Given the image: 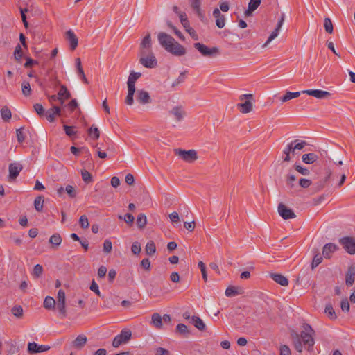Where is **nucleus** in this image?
I'll use <instances>...</instances> for the list:
<instances>
[{
    "label": "nucleus",
    "instance_id": "39448f33",
    "mask_svg": "<svg viewBox=\"0 0 355 355\" xmlns=\"http://www.w3.org/2000/svg\"><path fill=\"white\" fill-rule=\"evenodd\" d=\"M193 46L205 57L214 58L220 54V49L216 46L209 48L205 44L199 42L195 43Z\"/></svg>",
    "mask_w": 355,
    "mask_h": 355
},
{
    "label": "nucleus",
    "instance_id": "393cba45",
    "mask_svg": "<svg viewBox=\"0 0 355 355\" xmlns=\"http://www.w3.org/2000/svg\"><path fill=\"white\" fill-rule=\"evenodd\" d=\"M87 337L84 335H79L77 338L73 341L72 345L76 349L83 348L87 343Z\"/></svg>",
    "mask_w": 355,
    "mask_h": 355
},
{
    "label": "nucleus",
    "instance_id": "ddd939ff",
    "mask_svg": "<svg viewBox=\"0 0 355 355\" xmlns=\"http://www.w3.org/2000/svg\"><path fill=\"white\" fill-rule=\"evenodd\" d=\"M147 51H153L151 35L149 33H147V35L141 40L139 49V52L143 53Z\"/></svg>",
    "mask_w": 355,
    "mask_h": 355
},
{
    "label": "nucleus",
    "instance_id": "09e8293b",
    "mask_svg": "<svg viewBox=\"0 0 355 355\" xmlns=\"http://www.w3.org/2000/svg\"><path fill=\"white\" fill-rule=\"evenodd\" d=\"M27 350L30 354L38 353V345L35 342L29 343Z\"/></svg>",
    "mask_w": 355,
    "mask_h": 355
},
{
    "label": "nucleus",
    "instance_id": "1a4fd4ad",
    "mask_svg": "<svg viewBox=\"0 0 355 355\" xmlns=\"http://www.w3.org/2000/svg\"><path fill=\"white\" fill-rule=\"evenodd\" d=\"M284 20L285 15L284 13H282L279 19H278L275 30L271 33L267 41L262 45L263 48H266L271 41H272L275 38H276L278 36L279 31L281 30L284 22Z\"/></svg>",
    "mask_w": 355,
    "mask_h": 355
},
{
    "label": "nucleus",
    "instance_id": "4c0bfd02",
    "mask_svg": "<svg viewBox=\"0 0 355 355\" xmlns=\"http://www.w3.org/2000/svg\"><path fill=\"white\" fill-rule=\"evenodd\" d=\"M331 175V172L329 171L327 174V175L322 180H320L319 182H318L316 184H315V191H320L321 189H322L326 183L327 182V181L329 180V179L330 178Z\"/></svg>",
    "mask_w": 355,
    "mask_h": 355
},
{
    "label": "nucleus",
    "instance_id": "473e14b6",
    "mask_svg": "<svg viewBox=\"0 0 355 355\" xmlns=\"http://www.w3.org/2000/svg\"><path fill=\"white\" fill-rule=\"evenodd\" d=\"M55 304H56L55 300L52 297L47 296L44 299V307L46 309H48V310L54 309L55 307Z\"/></svg>",
    "mask_w": 355,
    "mask_h": 355
},
{
    "label": "nucleus",
    "instance_id": "aec40b11",
    "mask_svg": "<svg viewBox=\"0 0 355 355\" xmlns=\"http://www.w3.org/2000/svg\"><path fill=\"white\" fill-rule=\"evenodd\" d=\"M137 100L141 104H147L151 102L149 94L145 90H138L137 92Z\"/></svg>",
    "mask_w": 355,
    "mask_h": 355
},
{
    "label": "nucleus",
    "instance_id": "680f3d73",
    "mask_svg": "<svg viewBox=\"0 0 355 355\" xmlns=\"http://www.w3.org/2000/svg\"><path fill=\"white\" fill-rule=\"evenodd\" d=\"M295 169L300 173H301L303 175H308L310 173V171L308 168L302 167L300 165H295L294 166Z\"/></svg>",
    "mask_w": 355,
    "mask_h": 355
},
{
    "label": "nucleus",
    "instance_id": "c03bdc74",
    "mask_svg": "<svg viewBox=\"0 0 355 355\" xmlns=\"http://www.w3.org/2000/svg\"><path fill=\"white\" fill-rule=\"evenodd\" d=\"M43 272V268L40 264H36L33 270V276L35 278L40 277Z\"/></svg>",
    "mask_w": 355,
    "mask_h": 355
},
{
    "label": "nucleus",
    "instance_id": "e433bc0d",
    "mask_svg": "<svg viewBox=\"0 0 355 355\" xmlns=\"http://www.w3.org/2000/svg\"><path fill=\"white\" fill-rule=\"evenodd\" d=\"M44 202V198L42 196H39L35 198L34 200V206L35 209L39 211H42L43 209V205Z\"/></svg>",
    "mask_w": 355,
    "mask_h": 355
},
{
    "label": "nucleus",
    "instance_id": "b1692460",
    "mask_svg": "<svg viewBox=\"0 0 355 355\" xmlns=\"http://www.w3.org/2000/svg\"><path fill=\"white\" fill-rule=\"evenodd\" d=\"M62 239L60 234L55 233L53 234L49 239V243L51 245V248L57 249L61 244Z\"/></svg>",
    "mask_w": 355,
    "mask_h": 355
},
{
    "label": "nucleus",
    "instance_id": "bb28decb",
    "mask_svg": "<svg viewBox=\"0 0 355 355\" xmlns=\"http://www.w3.org/2000/svg\"><path fill=\"white\" fill-rule=\"evenodd\" d=\"M76 69H77V72H78V75L80 76V78L82 79V80L83 81V83H85V84H88L89 81L85 75V73H84V71H83V69L82 64H81V60L80 58H77L76 59Z\"/></svg>",
    "mask_w": 355,
    "mask_h": 355
},
{
    "label": "nucleus",
    "instance_id": "a18cd8bd",
    "mask_svg": "<svg viewBox=\"0 0 355 355\" xmlns=\"http://www.w3.org/2000/svg\"><path fill=\"white\" fill-rule=\"evenodd\" d=\"M81 176L85 183H89L92 181L91 173L85 169L81 170Z\"/></svg>",
    "mask_w": 355,
    "mask_h": 355
},
{
    "label": "nucleus",
    "instance_id": "f257e3e1",
    "mask_svg": "<svg viewBox=\"0 0 355 355\" xmlns=\"http://www.w3.org/2000/svg\"><path fill=\"white\" fill-rule=\"evenodd\" d=\"M302 328L303 330L301 331L300 334L295 330H291L290 336L292 343L295 349L300 353H301L303 349L302 343L309 352H312L315 344L313 338L315 331L311 325L307 323L303 324Z\"/></svg>",
    "mask_w": 355,
    "mask_h": 355
},
{
    "label": "nucleus",
    "instance_id": "e2e57ef3",
    "mask_svg": "<svg viewBox=\"0 0 355 355\" xmlns=\"http://www.w3.org/2000/svg\"><path fill=\"white\" fill-rule=\"evenodd\" d=\"M261 0H250L248 7L254 11L260 6Z\"/></svg>",
    "mask_w": 355,
    "mask_h": 355
},
{
    "label": "nucleus",
    "instance_id": "58836bf2",
    "mask_svg": "<svg viewBox=\"0 0 355 355\" xmlns=\"http://www.w3.org/2000/svg\"><path fill=\"white\" fill-rule=\"evenodd\" d=\"M21 91L24 96H29L31 94V88L29 82L26 80L22 82Z\"/></svg>",
    "mask_w": 355,
    "mask_h": 355
},
{
    "label": "nucleus",
    "instance_id": "3c124183",
    "mask_svg": "<svg viewBox=\"0 0 355 355\" xmlns=\"http://www.w3.org/2000/svg\"><path fill=\"white\" fill-rule=\"evenodd\" d=\"M322 261V257L320 255V254L318 253L316 254L312 261L311 263V268L314 269L315 267H317Z\"/></svg>",
    "mask_w": 355,
    "mask_h": 355
},
{
    "label": "nucleus",
    "instance_id": "13d9d810",
    "mask_svg": "<svg viewBox=\"0 0 355 355\" xmlns=\"http://www.w3.org/2000/svg\"><path fill=\"white\" fill-rule=\"evenodd\" d=\"M15 58L16 60L19 61L20 59L22 58L23 53L21 47L19 44H17L15 47V50L14 52Z\"/></svg>",
    "mask_w": 355,
    "mask_h": 355
},
{
    "label": "nucleus",
    "instance_id": "79ce46f5",
    "mask_svg": "<svg viewBox=\"0 0 355 355\" xmlns=\"http://www.w3.org/2000/svg\"><path fill=\"white\" fill-rule=\"evenodd\" d=\"M88 134L94 139H98L100 137V131L98 128L94 125H92L88 130Z\"/></svg>",
    "mask_w": 355,
    "mask_h": 355
},
{
    "label": "nucleus",
    "instance_id": "6e6552de",
    "mask_svg": "<svg viewBox=\"0 0 355 355\" xmlns=\"http://www.w3.org/2000/svg\"><path fill=\"white\" fill-rule=\"evenodd\" d=\"M339 243L342 245L345 250L350 254H355V238L352 236H345L339 240Z\"/></svg>",
    "mask_w": 355,
    "mask_h": 355
},
{
    "label": "nucleus",
    "instance_id": "423d86ee",
    "mask_svg": "<svg viewBox=\"0 0 355 355\" xmlns=\"http://www.w3.org/2000/svg\"><path fill=\"white\" fill-rule=\"evenodd\" d=\"M244 99H247L244 103H239L237 105L238 108L240 109V112L243 114H247L250 112L253 108L252 101L254 100V96L252 94H243L239 96V100L243 101Z\"/></svg>",
    "mask_w": 355,
    "mask_h": 355
},
{
    "label": "nucleus",
    "instance_id": "37998d69",
    "mask_svg": "<svg viewBox=\"0 0 355 355\" xmlns=\"http://www.w3.org/2000/svg\"><path fill=\"white\" fill-rule=\"evenodd\" d=\"M324 27L327 33L331 34L334 31L333 24L329 17H326L324 20Z\"/></svg>",
    "mask_w": 355,
    "mask_h": 355
},
{
    "label": "nucleus",
    "instance_id": "2eb2a0df",
    "mask_svg": "<svg viewBox=\"0 0 355 355\" xmlns=\"http://www.w3.org/2000/svg\"><path fill=\"white\" fill-rule=\"evenodd\" d=\"M355 281V266L351 265L348 267L345 275V284L348 287L353 285Z\"/></svg>",
    "mask_w": 355,
    "mask_h": 355
},
{
    "label": "nucleus",
    "instance_id": "c756f323",
    "mask_svg": "<svg viewBox=\"0 0 355 355\" xmlns=\"http://www.w3.org/2000/svg\"><path fill=\"white\" fill-rule=\"evenodd\" d=\"M290 144H292V147L295 152L296 150H302L306 146L308 145L306 141L299 139H295L290 142Z\"/></svg>",
    "mask_w": 355,
    "mask_h": 355
},
{
    "label": "nucleus",
    "instance_id": "ea45409f",
    "mask_svg": "<svg viewBox=\"0 0 355 355\" xmlns=\"http://www.w3.org/2000/svg\"><path fill=\"white\" fill-rule=\"evenodd\" d=\"M325 313L331 320H336L337 315L334 310V308L331 304H327L324 310Z\"/></svg>",
    "mask_w": 355,
    "mask_h": 355
},
{
    "label": "nucleus",
    "instance_id": "a211bd4d",
    "mask_svg": "<svg viewBox=\"0 0 355 355\" xmlns=\"http://www.w3.org/2000/svg\"><path fill=\"white\" fill-rule=\"evenodd\" d=\"M61 112V109L60 107L57 105H54L52 108L49 109L45 114L46 119L49 122H53L55 121V116L56 115L60 116Z\"/></svg>",
    "mask_w": 355,
    "mask_h": 355
},
{
    "label": "nucleus",
    "instance_id": "5701e85b",
    "mask_svg": "<svg viewBox=\"0 0 355 355\" xmlns=\"http://www.w3.org/2000/svg\"><path fill=\"white\" fill-rule=\"evenodd\" d=\"M243 289L241 287L230 286L226 288L225 293L227 297H232L237 295L243 294Z\"/></svg>",
    "mask_w": 355,
    "mask_h": 355
},
{
    "label": "nucleus",
    "instance_id": "9b49d317",
    "mask_svg": "<svg viewBox=\"0 0 355 355\" xmlns=\"http://www.w3.org/2000/svg\"><path fill=\"white\" fill-rule=\"evenodd\" d=\"M302 94H306L309 96H314L318 99H326L331 96V93L327 91H323L320 89H307L303 90Z\"/></svg>",
    "mask_w": 355,
    "mask_h": 355
},
{
    "label": "nucleus",
    "instance_id": "2f4dec72",
    "mask_svg": "<svg viewBox=\"0 0 355 355\" xmlns=\"http://www.w3.org/2000/svg\"><path fill=\"white\" fill-rule=\"evenodd\" d=\"M137 225L138 228L142 230L147 224V217L144 214H139L137 217Z\"/></svg>",
    "mask_w": 355,
    "mask_h": 355
},
{
    "label": "nucleus",
    "instance_id": "f03ea898",
    "mask_svg": "<svg viewBox=\"0 0 355 355\" xmlns=\"http://www.w3.org/2000/svg\"><path fill=\"white\" fill-rule=\"evenodd\" d=\"M160 45L171 54L180 57L187 53L186 48L178 42L171 35L160 32L157 35Z\"/></svg>",
    "mask_w": 355,
    "mask_h": 355
},
{
    "label": "nucleus",
    "instance_id": "c85d7f7f",
    "mask_svg": "<svg viewBox=\"0 0 355 355\" xmlns=\"http://www.w3.org/2000/svg\"><path fill=\"white\" fill-rule=\"evenodd\" d=\"M190 322L192 323L199 331H202L205 330V324L198 316H192L191 321H190Z\"/></svg>",
    "mask_w": 355,
    "mask_h": 355
},
{
    "label": "nucleus",
    "instance_id": "f704fd0d",
    "mask_svg": "<svg viewBox=\"0 0 355 355\" xmlns=\"http://www.w3.org/2000/svg\"><path fill=\"white\" fill-rule=\"evenodd\" d=\"M146 254L148 256H153L156 252V246L153 241H148L145 247Z\"/></svg>",
    "mask_w": 355,
    "mask_h": 355
},
{
    "label": "nucleus",
    "instance_id": "4be33fe9",
    "mask_svg": "<svg viewBox=\"0 0 355 355\" xmlns=\"http://www.w3.org/2000/svg\"><path fill=\"white\" fill-rule=\"evenodd\" d=\"M270 277L277 284L283 286H286L288 284V279L281 274L270 273Z\"/></svg>",
    "mask_w": 355,
    "mask_h": 355
},
{
    "label": "nucleus",
    "instance_id": "bf43d9fd",
    "mask_svg": "<svg viewBox=\"0 0 355 355\" xmlns=\"http://www.w3.org/2000/svg\"><path fill=\"white\" fill-rule=\"evenodd\" d=\"M63 128L65 131L66 135H68L69 137H72L76 134V132L74 130L73 126L64 125Z\"/></svg>",
    "mask_w": 355,
    "mask_h": 355
},
{
    "label": "nucleus",
    "instance_id": "0eeeda50",
    "mask_svg": "<svg viewBox=\"0 0 355 355\" xmlns=\"http://www.w3.org/2000/svg\"><path fill=\"white\" fill-rule=\"evenodd\" d=\"M132 337V332L130 329H124L121 333L116 336L112 341V346L115 348L119 347L123 343L128 342Z\"/></svg>",
    "mask_w": 355,
    "mask_h": 355
},
{
    "label": "nucleus",
    "instance_id": "412c9836",
    "mask_svg": "<svg viewBox=\"0 0 355 355\" xmlns=\"http://www.w3.org/2000/svg\"><path fill=\"white\" fill-rule=\"evenodd\" d=\"M283 154L284 155L283 157V162H289L291 160L292 157L295 155V152L292 147V144L289 143L287 144L283 150Z\"/></svg>",
    "mask_w": 355,
    "mask_h": 355
},
{
    "label": "nucleus",
    "instance_id": "f3484780",
    "mask_svg": "<svg viewBox=\"0 0 355 355\" xmlns=\"http://www.w3.org/2000/svg\"><path fill=\"white\" fill-rule=\"evenodd\" d=\"M338 247L332 243H329L324 245L322 249V255L325 259H330L331 254L336 251Z\"/></svg>",
    "mask_w": 355,
    "mask_h": 355
},
{
    "label": "nucleus",
    "instance_id": "de8ad7c7",
    "mask_svg": "<svg viewBox=\"0 0 355 355\" xmlns=\"http://www.w3.org/2000/svg\"><path fill=\"white\" fill-rule=\"evenodd\" d=\"M12 313L17 318L23 316V309L21 306H14L11 309Z\"/></svg>",
    "mask_w": 355,
    "mask_h": 355
},
{
    "label": "nucleus",
    "instance_id": "cd10ccee",
    "mask_svg": "<svg viewBox=\"0 0 355 355\" xmlns=\"http://www.w3.org/2000/svg\"><path fill=\"white\" fill-rule=\"evenodd\" d=\"M318 159V156L313 153L304 154L302 157V162L306 164H313Z\"/></svg>",
    "mask_w": 355,
    "mask_h": 355
},
{
    "label": "nucleus",
    "instance_id": "72a5a7b5",
    "mask_svg": "<svg viewBox=\"0 0 355 355\" xmlns=\"http://www.w3.org/2000/svg\"><path fill=\"white\" fill-rule=\"evenodd\" d=\"M176 332L184 337H188L190 335V331L187 325L184 324H178L176 327Z\"/></svg>",
    "mask_w": 355,
    "mask_h": 355
},
{
    "label": "nucleus",
    "instance_id": "338daca9",
    "mask_svg": "<svg viewBox=\"0 0 355 355\" xmlns=\"http://www.w3.org/2000/svg\"><path fill=\"white\" fill-rule=\"evenodd\" d=\"M280 355H291L290 348L286 345H282L280 347Z\"/></svg>",
    "mask_w": 355,
    "mask_h": 355
},
{
    "label": "nucleus",
    "instance_id": "4d7b16f0",
    "mask_svg": "<svg viewBox=\"0 0 355 355\" xmlns=\"http://www.w3.org/2000/svg\"><path fill=\"white\" fill-rule=\"evenodd\" d=\"M340 307L343 311L348 312L349 311L350 305L347 297L342 300Z\"/></svg>",
    "mask_w": 355,
    "mask_h": 355
},
{
    "label": "nucleus",
    "instance_id": "603ef678",
    "mask_svg": "<svg viewBox=\"0 0 355 355\" xmlns=\"http://www.w3.org/2000/svg\"><path fill=\"white\" fill-rule=\"evenodd\" d=\"M141 76L140 72L131 71L128 79V82L135 83L136 80Z\"/></svg>",
    "mask_w": 355,
    "mask_h": 355
},
{
    "label": "nucleus",
    "instance_id": "052dcab7",
    "mask_svg": "<svg viewBox=\"0 0 355 355\" xmlns=\"http://www.w3.org/2000/svg\"><path fill=\"white\" fill-rule=\"evenodd\" d=\"M131 251L134 254H139L141 252V244L137 241L134 242L131 247Z\"/></svg>",
    "mask_w": 355,
    "mask_h": 355
},
{
    "label": "nucleus",
    "instance_id": "774afa93",
    "mask_svg": "<svg viewBox=\"0 0 355 355\" xmlns=\"http://www.w3.org/2000/svg\"><path fill=\"white\" fill-rule=\"evenodd\" d=\"M155 355H170V352L165 348L158 347L156 349Z\"/></svg>",
    "mask_w": 355,
    "mask_h": 355
},
{
    "label": "nucleus",
    "instance_id": "a19ab883",
    "mask_svg": "<svg viewBox=\"0 0 355 355\" xmlns=\"http://www.w3.org/2000/svg\"><path fill=\"white\" fill-rule=\"evenodd\" d=\"M58 94L59 96L64 97V98L69 99L71 98L70 92L68 90L67 87L64 85H60V88Z\"/></svg>",
    "mask_w": 355,
    "mask_h": 355
},
{
    "label": "nucleus",
    "instance_id": "7ed1b4c3",
    "mask_svg": "<svg viewBox=\"0 0 355 355\" xmlns=\"http://www.w3.org/2000/svg\"><path fill=\"white\" fill-rule=\"evenodd\" d=\"M139 62L146 68H155L157 66V60L153 51L139 52Z\"/></svg>",
    "mask_w": 355,
    "mask_h": 355
},
{
    "label": "nucleus",
    "instance_id": "7c9ffc66",
    "mask_svg": "<svg viewBox=\"0 0 355 355\" xmlns=\"http://www.w3.org/2000/svg\"><path fill=\"white\" fill-rule=\"evenodd\" d=\"M300 95V92H286V94L280 98V101L282 103L287 102L293 98L299 97Z\"/></svg>",
    "mask_w": 355,
    "mask_h": 355
},
{
    "label": "nucleus",
    "instance_id": "f8f14e48",
    "mask_svg": "<svg viewBox=\"0 0 355 355\" xmlns=\"http://www.w3.org/2000/svg\"><path fill=\"white\" fill-rule=\"evenodd\" d=\"M23 166L19 163H11L9 164V180H15L19 175V173L22 171Z\"/></svg>",
    "mask_w": 355,
    "mask_h": 355
},
{
    "label": "nucleus",
    "instance_id": "49530a36",
    "mask_svg": "<svg viewBox=\"0 0 355 355\" xmlns=\"http://www.w3.org/2000/svg\"><path fill=\"white\" fill-rule=\"evenodd\" d=\"M57 309L62 318L67 316L66 302H57Z\"/></svg>",
    "mask_w": 355,
    "mask_h": 355
},
{
    "label": "nucleus",
    "instance_id": "5fc2aeb1",
    "mask_svg": "<svg viewBox=\"0 0 355 355\" xmlns=\"http://www.w3.org/2000/svg\"><path fill=\"white\" fill-rule=\"evenodd\" d=\"M79 224H80V227L83 229H87L89 227V224L87 216L86 215H82L80 217Z\"/></svg>",
    "mask_w": 355,
    "mask_h": 355
},
{
    "label": "nucleus",
    "instance_id": "20e7f679",
    "mask_svg": "<svg viewBox=\"0 0 355 355\" xmlns=\"http://www.w3.org/2000/svg\"><path fill=\"white\" fill-rule=\"evenodd\" d=\"M174 153L187 163H193L198 159V153L194 149L186 150L181 148H175L174 149Z\"/></svg>",
    "mask_w": 355,
    "mask_h": 355
},
{
    "label": "nucleus",
    "instance_id": "6ab92c4d",
    "mask_svg": "<svg viewBox=\"0 0 355 355\" xmlns=\"http://www.w3.org/2000/svg\"><path fill=\"white\" fill-rule=\"evenodd\" d=\"M213 16L216 18V24L218 28H223L225 25V17L220 13L218 8H215L213 11Z\"/></svg>",
    "mask_w": 355,
    "mask_h": 355
},
{
    "label": "nucleus",
    "instance_id": "864d4df0",
    "mask_svg": "<svg viewBox=\"0 0 355 355\" xmlns=\"http://www.w3.org/2000/svg\"><path fill=\"white\" fill-rule=\"evenodd\" d=\"M65 191L68 194V196L71 198H74L76 197L77 192L75 188L72 185H67L65 188Z\"/></svg>",
    "mask_w": 355,
    "mask_h": 355
},
{
    "label": "nucleus",
    "instance_id": "0e129e2a",
    "mask_svg": "<svg viewBox=\"0 0 355 355\" xmlns=\"http://www.w3.org/2000/svg\"><path fill=\"white\" fill-rule=\"evenodd\" d=\"M112 250V244L110 240H105L103 243V251L105 253H110Z\"/></svg>",
    "mask_w": 355,
    "mask_h": 355
},
{
    "label": "nucleus",
    "instance_id": "dca6fc26",
    "mask_svg": "<svg viewBox=\"0 0 355 355\" xmlns=\"http://www.w3.org/2000/svg\"><path fill=\"white\" fill-rule=\"evenodd\" d=\"M170 114H172L177 121H181L183 120L184 116L186 115V112L184 110L182 106H175L171 109L170 111Z\"/></svg>",
    "mask_w": 355,
    "mask_h": 355
},
{
    "label": "nucleus",
    "instance_id": "a878e982",
    "mask_svg": "<svg viewBox=\"0 0 355 355\" xmlns=\"http://www.w3.org/2000/svg\"><path fill=\"white\" fill-rule=\"evenodd\" d=\"M151 324L156 329H161L163 326L162 318L158 313H154L151 317Z\"/></svg>",
    "mask_w": 355,
    "mask_h": 355
},
{
    "label": "nucleus",
    "instance_id": "8fccbe9b",
    "mask_svg": "<svg viewBox=\"0 0 355 355\" xmlns=\"http://www.w3.org/2000/svg\"><path fill=\"white\" fill-rule=\"evenodd\" d=\"M179 18L182 25L185 28V30L191 27L186 13L180 15Z\"/></svg>",
    "mask_w": 355,
    "mask_h": 355
},
{
    "label": "nucleus",
    "instance_id": "c9c22d12",
    "mask_svg": "<svg viewBox=\"0 0 355 355\" xmlns=\"http://www.w3.org/2000/svg\"><path fill=\"white\" fill-rule=\"evenodd\" d=\"M1 116L2 119L6 122H8L10 121V119H11V116H12V113H11L10 110L8 108V107L4 106L3 107L1 108Z\"/></svg>",
    "mask_w": 355,
    "mask_h": 355
},
{
    "label": "nucleus",
    "instance_id": "69168bd1",
    "mask_svg": "<svg viewBox=\"0 0 355 355\" xmlns=\"http://www.w3.org/2000/svg\"><path fill=\"white\" fill-rule=\"evenodd\" d=\"M34 109L35 112L40 115V116H44L45 113V110L40 103H36L34 105Z\"/></svg>",
    "mask_w": 355,
    "mask_h": 355
},
{
    "label": "nucleus",
    "instance_id": "9d476101",
    "mask_svg": "<svg viewBox=\"0 0 355 355\" xmlns=\"http://www.w3.org/2000/svg\"><path fill=\"white\" fill-rule=\"evenodd\" d=\"M277 211L280 216L284 220L292 219L296 217L294 211L291 209L288 208L282 202L278 205Z\"/></svg>",
    "mask_w": 355,
    "mask_h": 355
},
{
    "label": "nucleus",
    "instance_id": "4468645a",
    "mask_svg": "<svg viewBox=\"0 0 355 355\" xmlns=\"http://www.w3.org/2000/svg\"><path fill=\"white\" fill-rule=\"evenodd\" d=\"M65 37L66 40L69 42L71 50H75L78 46V39L77 36L75 35L74 32L71 29L68 30L65 33Z\"/></svg>",
    "mask_w": 355,
    "mask_h": 355
},
{
    "label": "nucleus",
    "instance_id": "6e6d98bb",
    "mask_svg": "<svg viewBox=\"0 0 355 355\" xmlns=\"http://www.w3.org/2000/svg\"><path fill=\"white\" fill-rule=\"evenodd\" d=\"M312 184V182L311 180L306 179V178H300L299 180V185L304 189L309 187Z\"/></svg>",
    "mask_w": 355,
    "mask_h": 355
}]
</instances>
